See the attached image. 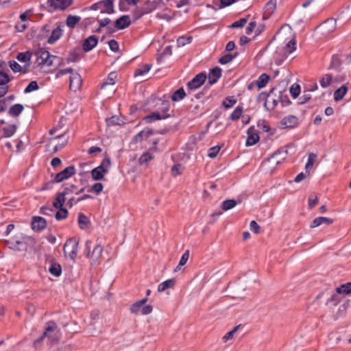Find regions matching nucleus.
Returning a JSON list of instances; mask_svg holds the SVG:
<instances>
[{
	"label": "nucleus",
	"mask_w": 351,
	"mask_h": 351,
	"mask_svg": "<svg viewBox=\"0 0 351 351\" xmlns=\"http://www.w3.org/2000/svg\"><path fill=\"white\" fill-rule=\"evenodd\" d=\"M43 337L47 338L51 344L58 342L60 338V332L55 322H49L47 323Z\"/></svg>",
	"instance_id": "nucleus-1"
},
{
	"label": "nucleus",
	"mask_w": 351,
	"mask_h": 351,
	"mask_svg": "<svg viewBox=\"0 0 351 351\" xmlns=\"http://www.w3.org/2000/svg\"><path fill=\"white\" fill-rule=\"evenodd\" d=\"M92 242L87 241L86 242L85 253L87 258L91 261V264H97L101 256L103 248L100 245H96L91 250Z\"/></svg>",
	"instance_id": "nucleus-2"
},
{
	"label": "nucleus",
	"mask_w": 351,
	"mask_h": 351,
	"mask_svg": "<svg viewBox=\"0 0 351 351\" xmlns=\"http://www.w3.org/2000/svg\"><path fill=\"white\" fill-rule=\"evenodd\" d=\"M110 165V160L108 158H104L101 165L91 171V176L95 180H101L104 175L108 173Z\"/></svg>",
	"instance_id": "nucleus-3"
},
{
	"label": "nucleus",
	"mask_w": 351,
	"mask_h": 351,
	"mask_svg": "<svg viewBox=\"0 0 351 351\" xmlns=\"http://www.w3.org/2000/svg\"><path fill=\"white\" fill-rule=\"evenodd\" d=\"M79 241L75 238L68 239L63 246L65 256H68L71 260H75L77 254Z\"/></svg>",
	"instance_id": "nucleus-4"
},
{
	"label": "nucleus",
	"mask_w": 351,
	"mask_h": 351,
	"mask_svg": "<svg viewBox=\"0 0 351 351\" xmlns=\"http://www.w3.org/2000/svg\"><path fill=\"white\" fill-rule=\"evenodd\" d=\"M93 10H100L101 13L113 14L114 13V1L113 0H102L93 4L90 7Z\"/></svg>",
	"instance_id": "nucleus-5"
},
{
	"label": "nucleus",
	"mask_w": 351,
	"mask_h": 351,
	"mask_svg": "<svg viewBox=\"0 0 351 351\" xmlns=\"http://www.w3.org/2000/svg\"><path fill=\"white\" fill-rule=\"evenodd\" d=\"M34 54L36 56V63L38 65H47L48 66H53L52 61L49 52L43 48H40L36 50Z\"/></svg>",
	"instance_id": "nucleus-6"
},
{
	"label": "nucleus",
	"mask_w": 351,
	"mask_h": 351,
	"mask_svg": "<svg viewBox=\"0 0 351 351\" xmlns=\"http://www.w3.org/2000/svg\"><path fill=\"white\" fill-rule=\"evenodd\" d=\"M162 0H147L146 2L141 6V12L138 16H136V19H140L143 15L149 14L152 11L160 8L162 5Z\"/></svg>",
	"instance_id": "nucleus-7"
},
{
	"label": "nucleus",
	"mask_w": 351,
	"mask_h": 351,
	"mask_svg": "<svg viewBox=\"0 0 351 351\" xmlns=\"http://www.w3.org/2000/svg\"><path fill=\"white\" fill-rule=\"evenodd\" d=\"M76 186L71 184V186L64 188L62 192L58 193L56 195L55 201L53 202V206L55 208L63 206L66 201V195L71 193H75Z\"/></svg>",
	"instance_id": "nucleus-8"
},
{
	"label": "nucleus",
	"mask_w": 351,
	"mask_h": 351,
	"mask_svg": "<svg viewBox=\"0 0 351 351\" xmlns=\"http://www.w3.org/2000/svg\"><path fill=\"white\" fill-rule=\"evenodd\" d=\"M287 149L281 147L278 149L276 152H275L266 161V162L271 166V167H274L275 165H277L281 163L286 158L287 155Z\"/></svg>",
	"instance_id": "nucleus-9"
},
{
	"label": "nucleus",
	"mask_w": 351,
	"mask_h": 351,
	"mask_svg": "<svg viewBox=\"0 0 351 351\" xmlns=\"http://www.w3.org/2000/svg\"><path fill=\"white\" fill-rule=\"evenodd\" d=\"M73 0H47V5L51 10H64L71 5Z\"/></svg>",
	"instance_id": "nucleus-10"
},
{
	"label": "nucleus",
	"mask_w": 351,
	"mask_h": 351,
	"mask_svg": "<svg viewBox=\"0 0 351 351\" xmlns=\"http://www.w3.org/2000/svg\"><path fill=\"white\" fill-rule=\"evenodd\" d=\"M75 173V168L74 166H69L62 171L57 173L55 176L54 181L57 183L61 182Z\"/></svg>",
	"instance_id": "nucleus-11"
},
{
	"label": "nucleus",
	"mask_w": 351,
	"mask_h": 351,
	"mask_svg": "<svg viewBox=\"0 0 351 351\" xmlns=\"http://www.w3.org/2000/svg\"><path fill=\"white\" fill-rule=\"evenodd\" d=\"M206 78L207 76L204 73L196 75L193 80L187 83L188 88L193 90L199 88L205 82Z\"/></svg>",
	"instance_id": "nucleus-12"
},
{
	"label": "nucleus",
	"mask_w": 351,
	"mask_h": 351,
	"mask_svg": "<svg viewBox=\"0 0 351 351\" xmlns=\"http://www.w3.org/2000/svg\"><path fill=\"white\" fill-rule=\"evenodd\" d=\"M298 123V119L294 115L286 116L280 121L282 128H293L296 127Z\"/></svg>",
	"instance_id": "nucleus-13"
},
{
	"label": "nucleus",
	"mask_w": 351,
	"mask_h": 351,
	"mask_svg": "<svg viewBox=\"0 0 351 351\" xmlns=\"http://www.w3.org/2000/svg\"><path fill=\"white\" fill-rule=\"evenodd\" d=\"M82 83L80 75L77 73H72L69 78V88L73 91H76L80 88Z\"/></svg>",
	"instance_id": "nucleus-14"
},
{
	"label": "nucleus",
	"mask_w": 351,
	"mask_h": 351,
	"mask_svg": "<svg viewBox=\"0 0 351 351\" xmlns=\"http://www.w3.org/2000/svg\"><path fill=\"white\" fill-rule=\"evenodd\" d=\"M276 8V0L269 1L264 7L263 19L264 20L269 19L274 12Z\"/></svg>",
	"instance_id": "nucleus-15"
},
{
	"label": "nucleus",
	"mask_w": 351,
	"mask_h": 351,
	"mask_svg": "<svg viewBox=\"0 0 351 351\" xmlns=\"http://www.w3.org/2000/svg\"><path fill=\"white\" fill-rule=\"evenodd\" d=\"M221 76V69L216 66L212 69L208 75V84L210 86L215 84Z\"/></svg>",
	"instance_id": "nucleus-16"
},
{
	"label": "nucleus",
	"mask_w": 351,
	"mask_h": 351,
	"mask_svg": "<svg viewBox=\"0 0 351 351\" xmlns=\"http://www.w3.org/2000/svg\"><path fill=\"white\" fill-rule=\"evenodd\" d=\"M98 39L96 36L92 35L84 40L82 48L86 52L92 50L97 44Z\"/></svg>",
	"instance_id": "nucleus-17"
},
{
	"label": "nucleus",
	"mask_w": 351,
	"mask_h": 351,
	"mask_svg": "<svg viewBox=\"0 0 351 351\" xmlns=\"http://www.w3.org/2000/svg\"><path fill=\"white\" fill-rule=\"evenodd\" d=\"M131 24L130 17L128 15H123L117 19L114 22V26L117 29H123Z\"/></svg>",
	"instance_id": "nucleus-18"
},
{
	"label": "nucleus",
	"mask_w": 351,
	"mask_h": 351,
	"mask_svg": "<svg viewBox=\"0 0 351 351\" xmlns=\"http://www.w3.org/2000/svg\"><path fill=\"white\" fill-rule=\"evenodd\" d=\"M33 240L31 238H25L23 241H16L15 242H12V246L10 248L16 251H25L27 250V243L29 241H32Z\"/></svg>",
	"instance_id": "nucleus-19"
},
{
	"label": "nucleus",
	"mask_w": 351,
	"mask_h": 351,
	"mask_svg": "<svg viewBox=\"0 0 351 351\" xmlns=\"http://www.w3.org/2000/svg\"><path fill=\"white\" fill-rule=\"evenodd\" d=\"M46 224L47 223L44 218L41 217H34L32 219V228L34 230L40 231L45 228Z\"/></svg>",
	"instance_id": "nucleus-20"
},
{
	"label": "nucleus",
	"mask_w": 351,
	"mask_h": 351,
	"mask_svg": "<svg viewBox=\"0 0 351 351\" xmlns=\"http://www.w3.org/2000/svg\"><path fill=\"white\" fill-rule=\"evenodd\" d=\"M259 141V136L255 132L254 128H250L247 130V138L246 139V146L255 145Z\"/></svg>",
	"instance_id": "nucleus-21"
},
{
	"label": "nucleus",
	"mask_w": 351,
	"mask_h": 351,
	"mask_svg": "<svg viewBox=\"0 0 351 351\" xmlns=\"http://www.w3.org/2000/svg\"><path fill=\"white\" fill-rule=\"evenodd\" d=\"M278 101V97L276 98L274 97V89H271L268 101H265V108L267 110H272L277 106Z\"/></svg>",
	"instance_id": "nucleus-22"
},
{
	"label": "nucleus",
	"mask_w": 351,
	"mask_h": 351,
	"mask_svg": "<svg viewBox=\"0 0 351 351\" xmlns=\"http://www.w3.org/2000/svg\"><path fill=\"white\" fill-rule=\"evenodd\" d=\"M323 33L330 34L332 32L336 27V21L333 19L326 21L321 26Z\"/></svg>",
	"instance_id": "nucleus-23"
},
{
	"label": "nucleus",
	"mask_w": 351,
	"mask_h": 351,
	"mask_svg": "<svg viewBox=\"0 0 351 351\" xmlns=\"http://www.w3.org/2000/svg\"><path fill=\"white\" fill-rule=\"evenodd\" d=\"M333 222V220L330 218L324 217H319L315 218L313 222L311 223L310 227L311 228H314L319 226L323 223L331 224Z\"/></svg>",
	"instance_id": "nucleus-24"
},
{
	"label": "nucleus",
	"mask_w": 351,
	"mask_h": 351,
	"mask_svg": "<svg viewBox=\"0 0 351 351\" xmlns=\"http://www.w3.org/2000/svg\"><path fill=\"white\" fill-rule=\"evenodd\" d=\"M170 116L169 114H166V112H154L151 113L149 115H148L145 119L147 120V121H154L157 120H160L162 119H166Z\"/></svg>",
	"instance_id": "nucleus-25"
},
{
	"label": "nucleus",
	"mask_w": 351,
	"mask_h": 351,
	"mask_svg": "<svg viewBox=\"0 0 351 351\" xmlns=\"http://www.w3.org/2000/svg\"><path fill=\"white\" fill-rule=\"evenodd\" d=\"M348 86L346 84L337 88L334 93V100L339 101L341 100L348 92Z\"/></svg>",
	"instance_id": "nucleus-26"
},
{
	"label": "nucleus",
	"mask_w": 351,
	"mask_h": 351,
	"mask_svg": "<svg viewBox=\"0 0 351 351\" xmlns=\"http://www.w3.org/2000/svg\"><path fill=\"white\" fill-rule=\"evenodd\" d=\"M32 55V53L29 51H25V52H21L17 55L16 59L21 62H27V64L25 66L27 69L31 64L30 60H31Z\"/></svg>",
	"instance_id": "nucleus-27"
},
{
	"label": "nucleus",
	"mask_w": 351,
	"mask_h": 351,
	"mask_svg": "<svg viewBox=\"0 0 351 351\" xmlns=\"http://www.w3.org/2000/svg\"><path fill=\"white\" fill-rule=\"evenodd\" d=\"M16 128L17 126L15 124H11L4 126L2 128L3 136L5 138L12 136L16 132Z\"/></svg>",
	"instance_id": "nucleus-28"
},
{
	"label": "nucleus",
	"mask_w": 351,
	"mask_h": 351,
	"mask_svg": "<svg viewBox=\"0 0 351 351\" xmlns=\"http://www.w3.org/2000/svg\"><path fill=\"white\" fill-rule=\"evenodd\" d=\"M147 298L142 299L140 301H138L134 304H132L130 306V311L132 313L138 314L140 311H141L143 306L147 302Z\"/></svg>",
	"instance_id": "nucleus-29"
},
{
	"label": "nucleus",
	"mask_w": 351,
	"mask_h": 351,
	"mask_svg": "<svg viewBox=\"0 0 351 351\" xmlns=\"http://www.w3.org/2000/svg\"><path fill=\"white\" fill-rule=\"evenodd\" d=\"M151 68V64H145L141 66L140 67L136 69L134 73V77H137L140 76H143L145 74L147 73L149 71Z\"/></svg>",
	"instance_id": "nucleus-30"
},
{
	"label": "nucleus",
	"mask_w": 351,
	"mask_h": 351,
	"mask_svg": "<svg viewBox=\"0 0 351 351\" xmlns=\"http://www.w3.org/2000/svg\"><path fill=\"white\" fill-rule=\"evenodd\" d=\"M176 284V280L173 278L169 279L159 284L158 286V292H162L165 290L172 288Z\"/></svg>",
	"instance_id": "nucleus-31"
},
{
	"label": "nucleus",
	"mask_w": 351,
	"mask_h": 351,
	"mask_svg": "<svg viewBox=\"0 0 351 351\" xmlns=\"http://www.w3.org/2000/svg\"><path fill=\"white\" fill-rule=\"evenodd\" d=\"M269 80V76L266 73L261 74L257 80H256V85L258 89L264 88Z\"/></svg>",
	"instance_id": "nucleus-32"
},
{
	"label": "nucleus",
	"mask_w": 351,
	"mask_h": 351,
	"mask_svg": "<svg viewBox=\"0 0 351 351\" xmlns=\"http://www.w3.org/2000/svg\"><path fill=\"white\" fill-rule=\"evenodd\" d=\"M62 36V29L58 27L54 29L49 38H48V43L49 44H53L56 42Z\"/></svg>",
	"instance_id": "nucleus-33"
},
{
	"label": "nucleus",
	"mask_w": 351,
	"mask_h": 351,
	"mask_svg": "<svg viewBox=\"0 0 351 351\" xmlns=\"http://www.w3.org/2000/svg\"><path fill=\"white\" fill-rule=\"evenodd\" d=\"M49 271L51 275L56 277L60 276L62 273L60 265L56 263H52L49 268Z\"/></svg>",
	"instance_id": "nucleus-34"
},
{
	"label": "nucleus",
	"mask_w": 351,
	"mask_h": 351,
	"mask_svg": "<svg viewBox=\"0 0 351 351\" xmlns=\"http://www.w3.org/2000/svg\"><path fill=\"white\" fill-rule=\"evenodd\" d=\"M156 17L158 19L169 21L172 19L173 16L171 15V10L166 8L162 12H158L156 14Z\"/></svg>",
	"instance_id": "nucleus-35"
},
{
	"label": "nucleus",
	"mask_w": 351,
	"mask_h": 351,
	"mask_svg": "<svg viewBox=\"0 0 351 351\" xmlns=\"http://www.w3.org/2000/svg\"><path fill=\"white\" fill-rule=\"evenodd\" d=\"M341 300V297L340 296V293H337L336 291L331 294L330 297L327 299L326 302V305L332 304V306H336L337 304L340 302Z\"/></svg>",
	"instance_id": "nucleus-36"
},
{
	"label": "nucleus",
	"mask_w": 351,
	"mask_h": 351,
	"mask_svg": "<svg viewBox=\"0 0 351 351\" xmlns=\"http://www.w3.org/2000/svg\"><path fill=\"white\" fill-rule=\"evenodd\" d=\"M23 109L24 107L22 104H14L9 109L8 113L11 116L17 117L22 112Z\"/></svg>",
	"instance_id": "nucleus-37"
},
{
	"label": "nucleus",
	"mask_w": 351,
	"mask_h": 351,
	"mask_svg": "<svg viewBox=\"0 0 351 351\" xmlns=\"http://www.w3.org/2000/svg\"><path fill=\"white\" fill-rule=\"evenodd\" d=\"M117 77L115 72H111L108 74V77L105 82L101 84V88H104L108 85H114Z\"/></svg>",
	"instance_id": "nucleus-38"
},
{
	"label": "nucleus",
	"mask_w": 351,
	"mask_h": 351,
	"mask_svg": "<svg viewBox=\"0 0 351 351\" xmlns=\"http://www.w3.org/2000/svg\"><path fill=\"white\" fill-rule=\"evenodd\" d=\"M80 20V16L69 15L66 18V24L69 27L73 28Z\"/></svg>",
	"instance_id": "nucleus-39"
},
{
	"label": "nucleus",
	"mask_w": 351,
	"mask_h": 351,
	"mask_svg": "<svg viewBox=\"0 0 351 351\" xmlns=\"http://www.w3.org/2000/svg\"><path fill=\"white\" fill-rule=\"evenodd\" d=\"M186 96V93L183 88H180L178 90H176L173 94L171 95V98L173 101H178L184 98Z\"/></svg>",
	"instance_id": "nucleus-40"
},
{
	"label": "nucleus",
	"mask_w": 351,
	"mask_h": 351,
	"mask_svg": "<svg viewBox=\"0 0 351 351\" xmlns=\"http://www.w3.org/2000/svg\"><path fill=\"white\" fill-rule=\"evenodd\" d=\"M337 293L340 294H350L351 293V282H347L346 284L341 285L338 287L337 289Z\"/></svg>",
	"instance_id": "nucleus-41"
},
{
	"label": "nucleus",
	"mask_w": 351,
	"mask_h": 351,
	"mask_svg": "<svg viewBox=\"0 0 351 351\" xmlns=\"http://www.w3.org/2000/svg\"><path fill=\"white\" fill-rule=\"evenodd\" d=\"M156 106H161V112H166V114H169L168 112L169 110V102L166 100H162V99H158L156 100Z\"/></svg>",
	"instance_id": "nucleus-42"
},
{
	"label": "nucleus",
	"mask_w": 351,
	"mask_h": 351,
	"mask_svg": "<svg viewBox=\"0 0 351 351\" xmlns=\"http://www.w3.org/2000/svg\"><path fill=\"white\" fill-rule=\"evenodd\" d=\"M333 80L330 74L324 75L319 81L320 85L322 88H326L331 84Z\"/></svg>",
	"instance_id": "nucleus-43"
},
{
	"label": "nucleus",
	"mask_w": 351,
	"mask_h": 351,
	"mask_svg": "<svg viewBox=\"0 0 351 351\" xmlns=\"http://www.w3.org/2000/svg\"><path fill=\"white\" fill-rule=\"evenodd\" d=\"M9 66L11 68V69L15 73L16 72H22L23 73H26V69H27L26 67H24V69H23L21 66L14 60L10 61Z\"/></svg>",
	"instance_id": "nucleus-44"
},
{
	"label": "nucleus",
	"mask_w": 351,
	"mask_h": 351,
	"mask_svg": "<svg viewBox=\"0 0 351 351\" xmlns=\"http://www.w3.org/2000/svg\"><path fill=\"white\" fill-rule=\"evenodd\" d=\"M58 210L56 213V219L58 221L64 219L67 217L68 211L63 206L56 208Z\"/></svg>",
	"instance_id": "nucleus-45"
},
{
	"label": "nucleus",
	"mask_w": 351,
	"mask_h": 351,
	"mask_svg": "<svg viewBox=\"0 0 351 351\" xmlns=\"http://www.w3.org/2000/svg\"><path fill=\"white\" fill-rule=\"evenodd\" d=\"M189 250H187L182 254V257H181V258L180 260V262L178 263V265L175 269V271H178V270H180L181 267L184 265L186 263V262L189 260Z\"/></svg>",
	"instance_id": "nucleus-46"
},
{
	"label": "nucleus",
	"mask_w": 351,
	"mask_h": 351,
	"mask_svg": "<svg viewBox=\"0 0 351 351\" xmlns=\"http://www.w3.org/2000/svg\"><path fill=\"white\" fill-rule=\"evenodd\" d=\"M237 204V202L234 199H227L222 202L221 208L223 210H228L233 208Z\"/></svg>",
	"instance_id": "nucleus-47"
},
{
	"label": "nucleus",
	"mask_w": 351,
	"mask_h": 351,
	"mask_svg": "<svg viewBox=\"0 0 351 351\" xmlns=\"http://www.w3.org/2000/svg\"><path fill=\"white\" fill-rule=\"evenodd\" d=\"M88 223L89 219L83 213H80L78 215V223L80 228L84 229L86 228Z\"/></svg>",
	"instance_id": "nucleus-48"
},
{
	"label": "nucleus",
	"mask_w": 351,
	"mask_h": 351,
	"mask_svg": "<svg viewBox=\"0 0 351 351\" xmlns=\"http://www.w3.org/2000/svg\"><path fill=\"white\" fill-rule=\"evenodd\" d=\"M108 125H122L124 123L123 121L117 116H112L106 119Z\"/></svg>",
	"instance_id": "nucleus-49"
},
{
	"label": "nucleus",
	"mask_w": 351,
	"mask_h": 351,
	"mask_svg": "<svg viewBox=\"0 0 351 351\" xmlns=\"http://www.w3.org/2000/svg\"><path fill=\"white\" fill-rule=\"evenodd\" d=\"M295 45V39L294 37H293L286 45L285 50L287 51L289 53H292L296 49Z\"/></svg>",
	"instance_id": "nucleus-50"
},
{
	"label": "nucleus",
	"mask_w": 351,
	"mask_h": 351,
	"mask_svg": "<svg viewBox=\"0 0 351 351\" xmlns=\"http://www.w3.org/2000/svg\"><path fill=\"white\" fill-rule=\"evenodd\" d=\"M241 326V325H238L235 327H234V328L232 330H231L230 331H229L228 332H227L223 337V341L224 342H227L228 340L232 339L234 335L235 334V332L238 330V329L239 328V327Z\"/></svg>",
	"instance_id": "nucleus-51"
},
{
	"label": "nucleus",
	"mask_w": 351,
	"mask_h": 351,
	"mask_svg": "<svg viewBox=\"0 0 351 351\" xmlns=\"http://www.w3.org/2000/svg\"><path fill=\"white\" fill-rule=\"evenodd\" d=\"M243 108L241 106H237L230 115L231 119L233 121L239 119L241 116Z\"/></svg>",
	"instance_id": "nucleus-52"
},
{
	"label": "nucleus",
	"mask_w": 351,
	"mask_h": 351,
	"mask_svg": "<svg viewBox=\"0 0 351 351\" xmlns=\"http://www.w3.org/2000/svg\"><path fill=\"white\" fill-rule=\"evenodd\" d=\"M103 184L100 182H97L94 184L88 190V192H94L97 194L101 193L103 190Z\"/></svg>",
	"instance_id": "nucleus-53"
},
{
	"label": "nucleus",
	"mask_w": 351,
	"mask_h": 351,
	"mask_svg": "<svg viewBox=\"0 0 351 351\" xmlns=\"http://www.w3.org/2000/svg\"><path fill=\"white\" fill-rule=\"evenodd\" d=\"M300 93V86L298 84H294L290 88V93L293 98H296Z\"/></svg>",
	"instance_id": "nucleus-54"
},
{
	"label": "nucleus",
	"mask_w": 351,
	"mask_h": 351,
	"mask_svg": "<svg viewBox=\"0 0 351 351\" xmlns=\"http://www.w3.org/2000/svg\"><path fill=\"white\" fill-rule=\"evenodd\" d=\"M152 159V156L149 152L144 153L138 160L141 165L147 164Z\"/></svg>",
	"instance_id": "nucleus-55"
},
{
	"label": "nucleus",
	"mask_w": 351,
	"mask_h": 351,
	"mask_svg": "<svg viewBox=\"0 0 351 351\" xmlns=\"http://www.w3.org/2000/svg\"><path fill=\"white\" fill-rule=\"evenodd\" d=\"M10 81L8 75L3 71H0V86H5Z\"/></svg>",
	"instance_id": "nucleus-56"
},
{
	"label": "nucleus",
	"mask_w": 351,
	"mask_h": 351,
	"mask_svg": "<svg viewBox=\"0 0 351 351\" xmlns=\"http://www.w3.org/2000/svg\"><path fill=\"white\" fill-rule=\"evenodd\" d=\"M38 85L36 81H32L25 88L24 92L25 93H28L32 92L34 90H36L38 89Z\"/></svg>",
	"instance_id": "nucleus-57"
},
{
	"label": "nucleus",
	"mask_w": 351,
	"mask_h": 351,
	"mask_svg": "<svg viewBox=\"0 0 351 351\" xmlns=\"http://www.w3.org/2000/svg\"><path fill=\"white\" fill-rule=\"evenodd\" d=\"M317 156L315 154L310 153L308 158V162L306 164L305 168L306 169V171L309 168H311L314 164V162Z\"/></svg>",
	"instance_id": "nucleus-58"
},
{
	"label": "nucleus",
	"mask_w": 351,
	"mask_h": 351,
	"mask_svg": "<svg viewBox=\"0 0 351 351\" xmlns=\"http://www.w3.org/2000/svg\"><path fill=\"white\" fill-rule=\"evenodd\" d=\"M270 96V92L269 93H266L265 92H262L259 94L257 101L258 103L263 102V106L265 108V101H268L269 97Z\"/></svg>",
	"instance_id": "nucleus-59"
},
{
	"label": "nucleus",
	"mask_w": 351,
	"mask_h": 351,
	"mask_svg": "<svg viewBox=\"0 0 351 351\" xmlns=\"http://www.w3.org/2000/svg\"><path fill=\"white\" fill-rule=\"evenodd\" d=\"M183 171V167L181 165L177 164L172 167L171 173L173 176L180 175Z\"/></svg>",
	"instance_id": "nucleus-60"
},
{
	"label": "nucleus",
	"mask_w": 351,
	"mask_h": 351,
	"mask_svg": "<svg viewBox=\"0 0 351 351\" xmlns=\"http://www.w3.org/2000/svg\"><path fill=\"white\" fill-rule=\"evenodd\" d=\"M191 37H184L181 36L177 40V43L179 47L184 46L191 42Z\"/></svg>",
	"instance_id": "nucleus-61"
},
{
	"label": "nucleus",
	"mask_w": 351,
	"mask_h": 351,
	"mask_svg": "<svg viewBox=\"0 0 351 351\" xmlns=\"http://www.w3.org/2000/svg\"><path fill=\"white\" fill-rule=\"evenodd\" d=\"M234 58V56L231 54H225L219 58V62L222 64H226L230 62Z\"/></svg>",
	"instance_id": "nucleus-62"
},
{
	"label": "nucleus",
	"mask_w": 351,
	"mask_h": 351,
	"mask_svg": "<svg viewBox=\"0 0 351 351\" xmlns=\"http://www.w3.org/2000/svg\"><path fill=\"white\" fill-rule=\"evenodd\" d=\"M237 102V100L232 97H228L223 102V105L226 108H229L232 107Z\"/></svg>",
	"instance_id": "nucleus-63"
},
{
	"label": "nucleus",
	"mask_w": 351,
	"mask_h": 351,
	"mask_svg": "<svg viewBox=\"0 0 351 351\" xmlns=\"http://www.w3.org/2000/svg\"><path fill=\"white\" fill-rule=\"evenodd\" d=\"M247 23V19L245 18L240 19L239 20L234 22L231 25L232 28H238V27H243L245 23Z\"/></svg>",
	"instance_id": "nucleus-64"
}]
</instances>
